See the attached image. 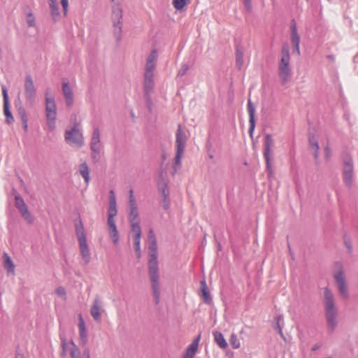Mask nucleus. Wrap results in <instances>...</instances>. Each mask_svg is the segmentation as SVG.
<instances>
[{"label": "nucleus", "instance_id": "obj_29", "mask_svg": "<svg viewBox=\"0 0 358 358\" xmlns=\"http://www.w3.org/2000/svg\"><path fill=\"white\" fill-rule=\"evenodd\" d=\"M201 293L203 301L206 303H210V296L205 280L201 281Z\"/></svg>", "mask_w": 358, "mask_h": 358}, {"label": "nucleus", "instance_id": "obj_16", "mask_svg": "<svg viewBox=\"0 0 358 358\" xmlns=\"http://www.w3.org/2000/svg\"><path fill=\"white\" fill-rule=\"evenodd\" d=\"M201 336L196 338L192 343L187 348L182 356V358H194L199 348V343Z\"/></svg>", "mask_w": 358, "mask_h": 358}, {"label": "nucleus", "instance_id": "obj_15", "mask_svg": "<svg viewBox=\"0 0 358 358\" xmlns=\"http://www.w3.org/2000/svg\"><path fill=\"white\" fill-rule=\"evenodd\" d=\"M25 96L29 100H32L36 95V88L34 85L33 80L30 76L25 78L24 81Z\"/></svg>", "mask_w": 358, "mask_h": 358}, {"label": "nucleus", "instance_id": "obj_39", "mask_svg": "<svg viewBox=\"0 0 358 358\" xmlns=\"http://www.w3.org/2000/svg\"><path fill=\"white\" fill-rule=\"evenodd\" d=\"M55 294L61 298H65L66 294V289L63 287H58L55 289Z\"/></svg>", "mask_w": 358, "mask_h": 358}, {"label": "nucleus", "instance_id": "obj_11", "mask_svg": "<svg viewBox=\"0 0 358 358\" xmlns=\"http://www.w3.org/2000/svg\"><path fill=\"white\" fill-rule=\"evenodd\" d=\"M273 146V141L272 136L270 134L266 136L265 144H264V157L266 162L267 169L271 173V150Z\"/></svg>", "mask_w": 358, "mask_h": 358}, {"label": "nucleus", "instance_id": "obj_2", "mask_svg": "<svg viewBox=\"0 0 358 358\" xmlns=\"http://www.w3.org/2000/svg\"><path fill=\"white\" fill-rule=\"evenodd\" d=\"M278 75L282 85L286 84L292 76L289 50L287 45L282 48L281 57L278 64Z\"/></svg>", "mask_w": 358, "mask_h": 358}, {"label": "nucleus", "instance_id": "obj_32", "mask_svg": "<svg viewBox=\"0 0 358 358\" xmlns=\"http://www.w3.org/2000/svg\"><path fill=\"white\" fill-rule=\"evenodd\" d=\"M229 343L233 349H238L241 347V342L237 335L234 333L230 335Z\"/></svg>", "mask_w": 358, "mask_h": 358}, {"label": "nucleus", "instance_id": "obj_45", "mask_svg": "<svg viewBox=\"0 0 358 358\" xmlns=\"http://www.w3.org/2000/svg\"><path fill=\"white\" fill-rule=\"evenodd\" d=\"M324 152H325V155H326L327 158L330 157V156H331V150L329 148V146H326L324 148Z\"/></svg>", "mask_w": 358, "mask_h": 358}, {"label": "nucleus", "instance_id": "obj_43", "mask_svg": "<svg viewBox=\"0 0 358 358\" xmlns=\"http://www.w3.org/2000/svg\"><path fill=\"white\" fill-rule=\"evenodd\" d=\"M243 4L248 12L252 10L251 0H243Z\"/></svg>", "mask_w": 358, "mask_h": 358}, {"label": "nucleus", "instance_id": "obj_20", "mask_svg": "<svg viewBox=\"0 0 358 358\" xmlns=\"http://www.w3.org/2000/svg\"><path fill=\"white\" fill-rule=\"evenodd\" d=\"M154 75H144V92L146 96H149L153 92L154 89Z\"/></svg>", "mask_w": 358, "mask_h": 358}, {"label": "nucleus", "instance_id": "obj_19", "mask_svg": "<svg viewBox=\"0 0 358 358\" xmlns=\"http://www.w3.org/2000/svg\"><path fill=\"white\" fill-rule=\"evenodd\" d=\"M62 92L66 100V105L68 106H71L73 103V94L69 83H63Z\"/></svg>", "mask_w": 358, "mask_h": 358}, {"label": "nucleus", "instance_id": "obj_28", "mask_svg": "<svg viewBox=\"0 0 358 358\" xmlns=\"http://www.w3.org/2000/svg\"><path fill=\"white\" fill-rule=\"evenodd\" d=\"M48 4L50 9V13L54 20H57L59 16V5L56 0H48Z\"/></svg>", "mask_w": 358, "mask_h": 358}, {"label": "nucleus", "instance_id": "obj_49", "mask_svg": "<svg viewBox=\"0 0 358 358\" xmlns=\"http://www.w3.org/2000/svg\"><path fill=\"white\" fill-rule=\"evenodd\" d=\"M131 195H134V191L132 189L129 190V196H131Z\"/></svg>", "mask_w": 358, "mask_h": 358}, {"label": "nucleus", "instance_id": "obj_31", "mask_svg": "<svg viewBox=\"0 0 358 358\" xmlns=\"http://www.w3.org/2000/svg\"><path fill=\"white\" fill-rule=\"evenodd\" d=\"M79 172L84 178L85 182L88 183L90 180V170L86 163H83L80 165Z\"/></svg>", "mask_w": 358, "mask_h": 358}, {"label": "nucleus", "instance_id": "obj_7", "mask_svg": "<svg viewBox=\"0 0 358 358\" xmlns=\"http://www.w3.org/2000/svg\"><path fill=\"white\" fill-rule=\"evenodd\" d=\"M111 18L113 24L114 34L116 38L120 40L122 33V10L119 4L113 6Z\"/></svg>", "mask_w": 358, "mask_h": 358}, {"label": "nucleus", "instance_id": "obj_12", "mask_svg": "<svg viewBox=\"0 0 358 358\" xmlns=\"http://www.w3.org/2000/svg\"><path fill=\"white\" fill-rule=\"evenodd\" d=\"M117 215L116 199L113 190L110 191L109 208L108 210V223L115 222V217Z\"/></svg>", "mask_w": 358, "mask_h": 358}, {"label": "nucleus", "instance_id": "obj_10", "mask_svg": "<svg viewBox=\"0 0 358 358\" xmlns=\"http://www.w3.org/2000/svg\"><path fill=\"white\" fill-rule=\"evenodd\" d=\"M15 206L20 212L23 218L29 223H31L33 220L24 199L20 196L17 195L15 196Z\"/></svg>", "mask_w": 358, "mask_h": 358}, {"label": "nucleus", "instance_id": "obj_51", "mask_svg": "<svg viewBox=\"0 0 358 358\" xmlns=\"http://www.w3.org/2000/svg\"><path fill=\"white\" fill-rule=\"evenodd\" d=\"M113 1H114L115 0H112Z\"/></svg>", "mask_w": 358, "mask_h": 358}, {"label": "nucleus", "instance_id": "obj_3", "mask_svg": "<svg viewBox=\"0 0 358 358\" xmlns=\"http://www.w3.org/2000/svg\"><path fill=\"white\" fill-rule=\"evenodd\" d=\"M324 297L328 325L333 330L337 324V309L335 306L334 295L328 288H325L324 290Z\"/></svg>", "mask_w": 358, "mask_h": 358}, {"label": "nucleus", "instance_id": "obj_23", "mask_svg": "<svg viewBox=\"0 0 358 358\" xmlns=\"http://www.w3.org/2000/svg\"><path fill=\"white\" fill-rule=\"evenodd\" d=\"M320 138V135H313L309 138L310 148L313 152L314 157L317 159L319 156V139Z\"/></svg>", "mask_w": 358, "mask_h": 358}, {"label": "nucleus", "instance_id": "obj_26", "mask_svg": "<svg viewBox=\"0 0 358 358\" xmlns=\"http://www.w3.org/2000/svg\"><path fill=\"white\" fill-rule=\"evenodd\" d=\"M213 335L214 337L215 342L217 343L220 348L224 350L227 348V342L221 332L215 331L213 332Z\"/></svg>", "mask_w": 358, "mask_h": 358}, {"label": "nucleus", "instance_id": "obj_35", "mask_svg": "<svg viewBox=\"0 0 358 358\" xmlns=\"http://www.w3.org/2000/svg\"><path fill=\"white\" fill-rule=\"evenodd\" d=\"M3 113L6 117V122L10 124L13 122V117L11 115V113L8 108V103H3Z\"/></svg>", "mask_w": 358, "mask_h": 358}, {"label": "nucleus", "instance_id": "obj_38", "mask_svg": "<svg viewBox=\"0 0 358 358\" xmlns=\"http://www.w3.org/2000/svg\"><path fill=\"white\" fill-rule=\"evenodd\" d=\"M149 253L150 257H152V255H154V257H157V245L155 241H152L150 244Z\"/></svg>", "mask_w": 358, "mask_h": 358}, {"label": "nucleus", "instance_id": "obj_4", "mask_svg": "<svg viewBox=\"0 0 358 358\" xmlns=\"http://www.w3.org/2000/svg\"><path fill=\"white\" fill-rule=\"evenodd\" d=\"M75 229L81 257L85 263L88 264L90 260L91 253L87 245L84 227L80 218L75 223Z\"/></svg>", "mask_w": 358, "mask_h": 358}, {"label": "nucleus", "instance_id": "obj_33", "mask_svg": "<svg viewBox=\"0 0 358 358\" xmlns=\"http://www.w3.org/2000/svg\"><path fill=\"white\" fill-rule=\"evenodd\" d=\"M183 152H184V150H177V151H176V155L175 159H174L175 160L174 169H175L176 172L178 171V169H180V167L181 166V158H182Z\"/></svg>", "mask_w": 358, "mask_h": 358}, {"label": "nucleus", "instance_id": "obj_42", "mask_svg": "<svg viewBox=\"0 0 358 358\" xmlns=\"http://www.w3.org/2000/svg\"><path fill=\"white\" fill-rule=\"evenodd\" d=\"M70 354L72 358H78V349L76 346H74V348L71 350Z\"/></svg>", "mask_w": 358, "mask_h": 358}, {"label": "nucleus", "instance_id": "obj_41", "mask_svg": "<svg viewBox=\"0 0 358 358\" xmlns=\"http://www.w3.org/2000/svg\"><path fill=\"white\" fill-rule=\"evenodd\" d=\"M27 24L29 27H34L35 24V19L32 13H29L27 17Z\"/></svg>", "mask_w": 358, "mask_h": 358}, {"label": "nucleus", "instance_id": "obj_13", "mask_svg": "<svg viewBox=\"0 0 358 358\" xmlns=\"http://www.w3.org/2000/svg\"><path fill=\"white\" fill-rule=\"evenodd\" d=\"M157 59V51L152 50L147 58L144 75H154V70L155 69Z\"/></svg>", "mask_w": 358, "mask_h": 358}, {"label": "nucleus", "instance_id": "obj_9", "mask_svg": "<svg viewBox=\"0 0 358 358\" xmlns=\"http://www.w3.org/2000/svg\"><path fill=\"white\" fill-rule=\"evenodd\" d=\"M335 281L338 286L339 292L341 295L344 297H348V287L345 282V278L344 275V273L342 268H340L338 271H336L334 275Z\"/></svg>", "mask_w": 358, "mask_h": 358}, {"label": "nucleus", "instance_id": "obj_50", "mask_svg": "<svg viewBox=\"0 0 358 358\" xmlns=\"http://www.w3.org/2000/svg\"><path fill=\"white\" fill-rule=\"evenodd\" d=\"M129 199L134 200L135 199L134 195H131V196H129Z\"/></svg>", "mask_w": 358, "mask_h": 358}, {"label": "nucleus", "instance_id": "obj_24", "mask_svg": "<svg viewBox=\"0 0 358 358\" xmlns=\"http://www.w3.org/2000/svg\"><path fill=\"white\" fill-rule=\"evenodd\" d=\"M248 111L249 117H250V120H249L250 131L252 132L254 130L255 126V106H253L250 99H248Z\"/></svg>", "mask_w": 358, "mask_h": 358}, {"label": "nucleus", "instance_id": "obj_21", "mask_svg": "<svg viewBox=\"0 0 358 358\" xmlns=\"http://www.w3.org/2000/svg\"><path fill=\"white\" fill-rule=\"evenodd\" d=\"M186 142V136L182 129L180 125H178L177 133H176V146L177 150H185V145Z\"/></svg>", "mask_w": 358, "mask_h": 358}, {"label": "nucleus", "instance_id": "obj_8", "mask_svg": "<svg viewBox=\"0 0 358 358\" xmlns=\"http://www.w3.org/2000/svg\"><path fill=\"white\" fill-rule=\"evenodd\" d=\"M65 140L69 144L78 148L83 146L84 143L83 134L77 128H73L71 131H66Z\"/></svg>", "mask_w": 358, "mask_h": 358}, {"label": "nucleus", "instance_id": "obj_40", "mask_svg": "<svg viewBox=\"0 0 358 358\" xmlns=\"http://www.w3.org/2000/svg\"><path fill=\"white\" fill-rule=\"evenodd\" d=\"M61 4L63 8L64 15L66 16L69 8V0H61Z\"/></svg>", "mask_w": 358, "mask_h": 358}, {"label": "nucleus", "instance_id": "obj_17", "mask_svg": "<svg viewBox=\"0 0 358 358\" xmlns=\"http://www.w3.org/2000/svg\"><path fill=\"white\" fill-rule=\"evenodd\" d=\"M90 148L93 152L99 154L101 149L100 134L98 129H94L91 139Z\"/></svg>", "mask_w": 358, "mask_h": 358}, {"label": "nucleus", "instance_id": "obj_37", "mask_svg": "<svg viewBox=\"0 0 358 358\" xmlns=\"http://www.w3.org/2000/svg\"><path fill=\"white\" fill-rule=\"evenodd\" d=\"M20 117L25 131L28 129V118L24 111L20 113Z\"/></svg>", "mask_w": 358, "mask_h": 358}, {"label": "nucleus", "instance_id": "obj_34", "mask_svg": "<svg viewBox=\"0 0 358 358\" xmlns=\"http://www.w3.org/2000/svg\"><path fill=\"white\" fill-rule=\"evenodd\" d=\"M190 0H173V6L176 10H182Z\"/></svg>", "mask_w": 358, "mask_h": 358}, {"label": "nucleus", "instance_id": "obj_47", "mask_svg": "<svg viewBox=\"0 0 358 358\" xmlns=\"http://www.w3.org/2000/svg\"><path fill=\"white\" fill-rule=\"evenodd\" d=\"M84 354L86 356V358H90V351L88 350H85L84 351Z\"/></svg>", "mask_w": 358, "mask_h": 358}, {"label": "nucleus", "instance_id": "obj_48", "mask_svg": "<svg viewBox=\"0 0 358 358\" xmlns=\"http://www.w3.org/2000/svg\"><path fill=\"white\" fill-rule=\"evenodd\" d=\"M163 195L164 196V199H166L168 196V193H166L165 190L163 191Z\"/></svg>", "mask_w": 358, "mask_h": 358}, {"label": "nucleus", "instance_id": "obj_36", "mask_svg": "<svg viewBox=\"0 0 358 358\" xmlns=\"http://www.w3.org/2000/svg\"><path fill=\"white\" fill-rule=\"evenodd\" d=\"M236 62L238 69H241L243 64V54L241 50L236 52Z\"/></svg>", "mask_w": 358, "mask_h": 358}, {"label": "nucleus", "instance_id": "obj_5", "mask_svg": "<svg viewBox=\"0 0 358 358\" xmlns=\"http://www.w3.org/2000/svg\"><path fill=\"white\" fill-rule=\"evenodd\" d=\"M149 273L150 280L152 282V287L153 289V294L155 299L156 300V302L158 303L159 300V276L157 274L158 272V267H157V257H154V255H152V257H150L149 262Z\"/></svg>", "mask_w": 358, "mask_h": 358}, {"label": "nucleus", "instance_id": "obj_27", "mask_svg": "<svg viewBox=\"0 0 358 358\" xmlns=\"http://www.w3.org/2000/svg\"><path fill=\"white\" fill-rule=\"evenodd\" d=\"M291 41L292 43L293 44L294 48L297 51L298 53H299V36L297 33L296 27L295 24L292 25L291 27Z\"/></svg>", "mask_w": 358, "mask_h": 358}, {"label": "nucleus", "instance_id": "obj_18", "mask_svg": "<svg viewBox=\"0 0 358 358\" xmlns=\"http://www.w3.org/2000/svg\"><path fill=\"white\" fill-rule=\"evenodd\" d=\"M78 329L80 341L82 344L85 345L87 342V333L84 319L80 314L78 315Z\"/></svg>", "mask_w": 358, "mask_h": 358}, {"label": "nucleus", "instance_id": "obj_46", "mask_svg": "<svg viewBox=\"0 0 358 358\" xmlns=\"http://www.w3.org/2000/svg\"><path fill=\"white\" fill-rule=\"evenodd\" d=\"M187 66H184L182 67V69H181V70H180V71H179V72H178V76H182L185 73V72L187 71Z\"/></svg>", "mask_w": 358, "mask_h": 358}, {"label": "nucleus", "instance_id": "obj_1", "mask_svg": "<svg viewBox=\"0 0 358 358\" xmlns=\"http://www.w3.org/2000/svg\"><path fill=\"white\" fill-rule=\"evenodd\" d=\"M129 220L131 226V234L134 241V250L136 254V257L137 258H140L141 229L139 225V217L136 199H129Z\"/></svg>", "mask_w": 358, "mask_h": 358}, {"label": "nucleus", "instance_id": "obj_30", "mask_svg": "<svg viewBox=\"0 0 358 358\" xmlns=\"http://www.w3.org/2000/svg\"><path fill=\"white\" fill-rule=\"evenodd\" d=\"M3 257H4V262H3L4 268L6 269V271L8 273H14L15 265H14L13 261L11 260L10 257L6 253H5L3 255Z\"/></svg>", "mask_w": 358, "mask_h": 358}, {"label": "nucleus", "instance_id": "obj_25", "mask_svg": "<svg viewBox=\"0 0 358 358\" xmlns=\"http://www.w3.org/2000/svg\"><path fill=\"white\" fill-rule=\"evenodd\" d=\"M101 304L99 299H95L90 309V313L96 321L101 320Z\"/></svg>", "mask_w": 358, "mask_h": 358}, {"label": "nucleus", "instance_id": "obj_22", "mask_svg": "<svg viewBox=\"0 0 358 358\" xmlns=\"http://www.w3.org/2000/svg\"><path fill=\"white\" fill-rule=\"evenodd\" d=\"M108 225V234L110 239L112 240L114 245H117L119 242V234L117 229L115 222H109Z\"/></svg>", "mask_w": 358, "mask_h": 358}, {"label": "nucleus", "instance_id": "obj_6", "mask_svg": "<svg viewBox=\"0 0 358 358\" xmlns=\"http://www.w3.org/2000/svg\"><path fill=\"white\" fill-rule=\"evenodd\" d=\"M45 115L48 127L50 130H53L55 127V120L57 117V106L53 97L45 93Z\"/></svg>", "mask_w": 358, "mask_h": 358}, {"label": "nucleus", "instance_id": "obj_44", "mask_svg": "<svg viewBox=\"0 0 358 358\" xmlns=\"http://www.w3.org/2000/svg\"><path fill=\"white\" fill-rule=\"evenodd\" d=\"M2 94H3V103H8V96L7 90H6V87H4L2 88Z\"/></svg>", "mask_w": 358, "mask_h": 358}, {"label": "nucleus", "instance_id": "obj_14", "mask_svg": "<svg viewBox=\"0 0 358 358\" xmlns=\"http://www.w3.org/2000/svg\"><path fill=\"white\" fill-rule=\"evenodd\" d=\"M353 173V163L351 158L344 162L343 178L348 186L352 185Z\"/></svg>", "mask_w": 358, "mask_h": 358}]
</instances>
